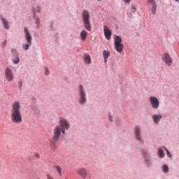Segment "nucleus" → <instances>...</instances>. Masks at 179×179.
I'll return each mask as SVG.
<instances>
[{
    "label": "nucleus",
    "mask_w": 179,
    "mask_h": 179,
    "mask_svg": "<svg viewBox=\"0 0 179 179\" xmlns=\"http://www.w3.org/2000/svg\"><path fill=\"white\" fill-rule=\"evenodd\" d=\"M10 120L13 124H22L23 117L20 110V102L15 101L13 103L10 112Z\"/></svg>",
    "instance_id": "1"
},
{
    "label": "nucleus",
    "mask_w": 179,
    "mask_h": 179,
    "mask_svg": "<svg viewBox=\"0 0 179 179\" xmlns=\"http://www.w3.org/2000/svg\"><path fill=\"white\" fill-rule=\"evenodd\" d=\"M69 122H68L67 120L60 119L59 125L56 126L53 129L52 141L58 142L61 136V132L63 135H65V129H69Z\"/></svg>",
    "instance_id": "2"
},
{
    "label": "nucleus",
    "mask_w": 179,
    "mask_h": 179,
    "mask_svg": "<svg viewBox=\"0 0 179 179\" xmlns=\"http://www.w3.org/2000/svg\"><path fill=\"white\" fill-rule=\"evenodd\" d=\"M83 20L84 27L88 31H92V25L90 24V14L87 10L83 11Z\"/></svg>",
    "instance_id": "3"
},
{
    "label": "nucleus",
    "mask_w": 179,
    "mask_h": 179,
    "mask_svg": "<svg viewBox=\"0 0 179 179\" xmlns=\"http://www.w3.org/2000/svg\"><path fill=\"white\" fill-rule=\"evenodd\" d=\"M24 31L25 34V38L28 43L23 44L22 48L25 51H27V50H29V48L31 46V40H33V38H31V35H30V32H29V29H27V27H25L24 28Z\"/></svg>",
    "instance_id": "4"
},
{
    "label": "nucleus",
    "mask_w": 179,
    "mask_h": 179,
    "mask_svg": "<svg viewBox=\"0 0 179 179\" xmlns=\"http://www.w3.org/2000/svg\"><path fill=\"white\" fill-rule=\"evenodd\" d=\"M122 43V39H121V37L117 36L115 38V48L120 54H121L124 50V45Z\"/></svg>",
    "instance_id": "5"
},
{
    "label": "nucleus",
    "mask_w": 179,
    "mask_h": 179,
    "mask_svg": "<svg viewBox=\"0 0 179 179\" xmlns=\"http://www.w3.org/2000/svg\"><path fill=\"white\" fill-rule=\"evenodd\" d=\"M149 100L152 108H155V110H157V108H159V107L160 106V101H159L157 97L151 96H150Z\"/></svg>",
    "instance_id": "6"
},
{
    "label": "nucleus",
    "mask_w": 179,
    "mask_h": 179,
    "mask_svg": "<svg viewBox=\"0 0 179 179\" xmlns=\"http://www.w3.org/2000/svg\"><path fill=\"white\" fill-rule=\"evenodd\" d=\"M79 89H80V104H83V103H86V93H85V90L83 89V85H80Z\"/></svg>",
    "instance_id": "7"
},
{
    "label": "nucleus",
    "mask_w": 179,
    "mask_h": 179,
    "mask_svg": "<svg viewBox=\"0 0 179 179\" xmlns=\"http://www.w3.org/2000/svg\"><path fill=\"white\" fill-rule=\"evenodd\" d=\"M5 76L6 79L8 80V82H12L13 80V72L12 71V69H10L9 67H7L5 70Z\"/></svg>",
    "instance_id": "8"
},
{
    "label": "nucleus",
    "mask_w": 179,
    "mask_h": 179,
    "mask_svg": "<svg viewBox=\"0 0 179 179\" xmlns=\"http://www.w3.org/2000/svg\"><path fill=\"white\" fill-rule=\"evenodd\" d=\"M77 174H78V176H80L82 178L86 179V178L87 177V170L85 168H80L77 171Z\"/></svg>",
    "instance_id": "9"
},
{
    "label": "nucleus",
    "mask_w": 179,
    "mask_h": 179,
    "mask_svg": "<svg viewBox=\"0 0 179 179\" xmlns=\"http://www.w3.org/2000/svg\"><path fill=\"white\" fill-rule=\"evenodd\" d=\"M163 61H164L165 64L170 66L171 65L173 61L171 60V57H170V55L167 53H164L163 57H162Z\"/></svg>",
    "instance_id": "10"
},
{
    "label": "nucleus",
    "mask_w": 179,
    "mask_h": 179,
    "mask_svg": "<svg viewBox=\"0 0 179 179\" xmlns=\"http://www.w3.org/2000/svg\"><path fill=\"white\" fill-rule=\"evenodd\" d=\"M103 33L105 34L106 40H110L111 38L112 33L110 29H108V27H107V25L103 26Z\"/></svg>",
    "instance_id": "11"
},
{
    "label": "nucleus",
    "mask_w": 179,
    "mask_h": 179,
    "mask_svg": "<svg viewBox=\"0 0 179 179\" xmlns=\"http://www.w3.org/2000/svg\"><path fill=\"white\" fill-rule=\"evenodd\" d=\"M135 135L137 141H141V128L139 127H135Z\"/></svg>",
    "instance_id": "12"
},
{
    "label": "nucleus",
    "mask_w": 179,
    "mask_h": 179,
    "mask_svg": "<svg viewBox=\"0 0 179 179\" xmlns=\"http://www.w3.org/2000/svg\"><path fill=\"white\" fill-rule=\"evenodd\" d=\"M80 37L83 41H85L86 37H87V31H86V30H83L80 34Z\"/></svg>",
    "instance_id": "13"
},
{
    "label": "nucleus",
    "mask_w": 179,
    "mask_h": 179,
    "mask_svg": "<svg viewBox=\"0 0 179 179\" xmlns=\"http://www.w3.org/2000/svg\"><path fill=\"white\" fill-rule=\"evenodd\" d=\"M152 120H154V122L155 124H157L162 120V115H152Z\"/></svg>",
    "instance_id": "14"
},
{
    "label": "nucleus",
    "mask_w": 179,
    "mask_h": 179,
    "mask_svg": "<svg viewBox=\"0 0 179 179\" xmlns=\"http://www.w3.org/2000/svg\"><path fill=\"white\" fill-rule=\"evenodd\" d=\"M103 58H104V62L106 64V63H107V60L110 57V52L107 50H103Z\"/></svg>",
    "instance_id": "15"
},
{
    "label": "nucleus",
    "mask_w": 179,
    "mask_h": 179,
    "mask_svg": "<svg viewBox=\"0 0 179 179\" xmlns=\"http://www.w3.org/2000/svg\"><path fill=\"white\" fill-rule=\"evenodd\" d=\"M84 61L85 64H92V59L90 58V55H85Z\"/></svg>",
    "instance_id": "16"
},
{
    "label": "nucleus",
    "mask_w": 179,
    "mask_h": 179,
    "mask_svg": "<svg viewBox=\"0 0 179 179\" xmlns=\"http://www.w3.org/2000/svg\"><path fill=\"white\" fill-rule=\"evenodd\" d=\"M1 22L3 24L4 28L6 30L9 29V23L8 22V21L6 20H5V18L1 17Z\"/></svg>",
    "instance_id": "17"
},
{
    "label": "nucleus",
    "mask_w": 179,
    "mask_h": 179,
    "mask_svg": "<svg viewBox=\"0 0 179 179\" xmlns=\"http://www.w3.org/2000/svg\"><path fill=\"white\" fill-rule=\"evenodd\" d=\"M158 155H159V157H161V158H163L165 156L164 151L163 150V149L162 148H159Z\"/></svg>",
    "instance_id": "18"
},
{
    "label": "nucleus",
    "mask_w": 179,
    "mask_h": 179,
    "mask_svg": "<svg viewBox=\"0 0 179 179\" xmlns=\"http://www.w3.org/2000/svg\"><path fill=\"white\" fill-rule=\"evenodd\" d=\"M156 9H157L156 3H153L152 6V13L153 15H156Z\"/></svg>",
    "instance_id": "19"
},
{
    "label": "nucleus",
    "mask_w": 179,
    "mask_h": 179,
    "mask_svg": "<svg viewBox=\"0 0 179 179\" xmlns=\"http://www.w3.org/2000/svg\"><path fill=\"white\" fill-rule=\"evenodd\" d=\"M56 170L59 176H62V169L60 166H56Z\"/></svg>",
    "instance_id": "20"
},
{
    "label": "nucleus",
    "mask_w": 179,
    "mask_h": 179,
    "mask_svg": "<svg viewBox=\"0 0 179 179\" xmlns=\"http://www.w3.org/2000/svg\"><path fill=\"white\" fill-rule=\"evenodd\" d=\"M162 169L164 173H169V166L167 165H164Z\"/></svg>",
    "instance_id": "21"
},
{
    "label": "nucleus",
    "mask_w": 179,
    "mask_h": 179,
    "mask_svg": "<svg viewBox=\"0 0 179 179\" xmlns=\"http://www.w3.org/2000/svg\"><path fill=\"white\" fill-rule=\"evenodd\" d=\"M20 61V59L19 58V57H16L14 59H13V63L14 64H19V62Z\"/></svg>",
    "instance_id": "22"
},
{
    "label": "nucleus",
    "mask_w": 179,
    "mask_h": 179,
    "mask_svg": "<svg viewBox=\"0 0 179 179\" xmlns=\"http://www.w3.org/2000/svg\"><path fill=\"white\" fill-rule=\"evenodd\" d=\"M164 149H165L168 157H171V154L169 152V150H167L166 148H164Z\"/></svg>",
    "instance_id": "23"
},
{
    "label": "nucleus",
    "mask_w": 179,
    "mask_h": 179,
    "mask_svg": "<svg viewBox=\"0 0 179 179\" xmlns=\"http://www.w3.org/2000/svg\"><path fill=\"white\" fill-rule=\"evenodd\" d=\"M46 178L47 179H54V177L52 176H51V174L48 173V174H46Z\"/></svg>",
    "instance_id": "24"
},
{
    "label": "nucleus",
    "mask_w": 179,
    "mask_h": 179,
    "mask_svg": "<svg viewBox=\"0 0 179 179\" xmlns=\"http://www.w3.org/2000/svg\"><path fill=\"white\" fill-rule=\"evenodd\" d=\"M45 75H50V70H48L47 68H45Z\"/></svg>",
    "instance_id": "25"
},
{
    "label": "nucleus",
    "mask_w": 179,
    "mask_h": 179,
    "mask_svg": "<svg viewBox=\"0 0 179 179\" xmlns=\"http://www.w3.org/2000/svg\"><path fill=\"white\" fill-rule=\"evenodd\" d=\"M131 12H133L134 13L136 12V8H135V6H131Z\"/></svg>",
    "instance_id": "26"
},
{
    "label": "nucleus",
    "mask_w": 179,
    "mask_h": 179,
    "mask_svg": "<svg viewBox=\"0 0 179 179\" xmlns=\"http://www.w3.org/2000/svg\"><path fill=\"white\" fill-rule=\"evenodd\" d=\"M148 3H152V5H153V3H155V0H148Z\"/></svg>",
    "instance_id": "27"
},
{
    "label": "nucleus",
    "mask_w": 179,
    "mask_h": 179,
    "mask_svg": "<svg viewBox=\"0 0 179 179\" xmlns=\"http://www.w3.org/2000/svg\"><path fill=\"white\" fill-rule=\"evenodd\" d=\"M6 45V41H5L2 44L1 47L4 48Z\"/></svg>",
    "instance_id": "28"
},
{
    "label": "nucleus",
    "mask_w": 179,
    "mask_h": 179,
    "mask_svg": "<svg viewBox=\"0 0 179 179\" xmlns=\"http://www.w3.org/2000/svg\"><path fill=\"white\" fill-rule=\"evenodd\" d=\"M124 3H129L131 2V0H123Z\"/></svg>",
    "instance_id": "29"
},
{
    "label": "nucleus",
    "mask_w": 179,
    "mask_h": 179,
    "mask_svg": "<svg viewBox=\"0 0 179 179\" xmlns=\"http://www.w3.org/2000/svg\"><path fill=\"white\" fill-rule=\"evenodd\" d=\"M11 52H12L13 54H16V50H15V49H12V50H11Z\"/></svg>",
    "instance_id": "30"
},
{
    "label": "nucleus",
    "mask_w": 179,
    "mask_h": 179,
    "mask_svg": "<svg viewBox=\"0 0 179 179\" xmlns=\"http://www.w3.org/2000/svg\"><path fill=\"white\" fill-rule=\"evenodd\" d=\"M35 157L38 159L40 157V155L38 153L35 154Z\"/></svg>",
    "instance_id": "31"
},
{
    "label": "nucleus",
    "mask_w": 179,
    "mask_h": 179,
    "mask_svg": "<svg viewBox=\"0 0 179 179\" xmlns=\"http://www.w3.org/2000/svg\"><path fill=\"white\" fill-rule=\"evenodd\" d=\"M36 24H40V20L36 18Z\"/></svg>",
    "instance_id": "32"
},
{
    "label": "nucleus",
    "mask_w": 179,
    "mask_h": 179,
    "mask_svg": "<svg viewBox=\"0 0 179 179\" xmlns=\"http://www.w3.org/2000/svg\"><path fill=\"white\" fill-rule=\"evenodd\" d=\"M109 120L110 122L113 121V117H111V115H109Z\"/></svg>",
    "instance_id": "33"
},
{
    "label": "nucleus",
    "mask_w": 179,
    "mask_h": 179,
    "mask_svg": "<svg viewBox=\"0 0 179 179\" xmlns=\"http://www.w3.org/2000/svg\"><path fill=\"white\" fill-rule=\"evenodd\" d=\"M19 86H20V88L22 87V82L19 83Z\"/></svg>",
    "instance_id": "34"
},
{
    "label": "nucleus",
    "mask_w": 179,
    "mask_h": 179,
    "mask_svg": "<svg viewBox=\"0 0 179 179\" xmlns=\"http://www.w3.org/2000/svg\"><path fill=\"white\" fill-rule=\"evenodd\" d=\"M176 2H178V0H176Z\"/></svg>",
    "instance_id": "35"
},
{
    "label": "nucleus",
    "mask_w": 179,
    "mask_h": 179,
    "mask_svg": "<svg viewBox=\"0 0 179 179\" xmlns=\"http://www.w3.org/2000/svg\"><path fill=\"white\" fill-rule=\"evenodd\" d=\"M64 179H68V178H65Z\"/></svg>",
    "instance_id": "36"
},
{
    "label": "nucleus",
    "mask_w": 179,
    "mask_h": 179,
    "mask_svg": "<svg viewBox=\"0 0 179 179\" xmlns=\"http://www.w3.org/2000/svg\"><path fill=\"white\" fill-rule=\"evenodd\" d=\"M98 1H101V0H98Z\"/></svg>",
    "instance_id": "37"
}]
</instances>
